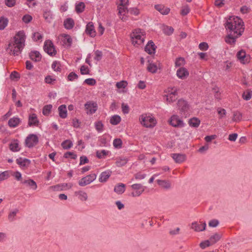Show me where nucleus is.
Listing matches in <instances>:
<instances>
[{"instance_id": "nucleus-1", "label": "nucleus", "mask_w": 252, "mask_h": 252, "mask_svg": "<svg viewBox=\"0 0 252 252\" xmlns=\"http://www.w3.org/2000/svg\"><path fill=\"white\" fill-rule=\"evenodd\" d=\"M224 25L227 32L225 41L230 45L235 44L236 39L241 36L244 32V22L239 17L231 16L226 19Z\"/></svg>"}, {"instance_id": "nucleus-2", "label": "nucleus", "mask_w": 252, "mask_h": 252, "mask_svg": "<svg viewBox=\"0 0 252 252\" xmlns=\"http://www.w3.org/2000/svg\"><path fill=\"white\" fill-rule=\"evenodd\" d=\"M25 35L23 31H19L14 37V41L8 44L7 50H9L14 56H18L21 53L24 46Z\"/></svg>"}, {"instance_id": "nucleus-3", "label": "nucleus", "mask_w": 252, "mask_h": 252, "mask_svg": "<svg viewBox=\"0 0 252 252\" xmlns=\"http://www.w3.org/2000/svg\"><path fill=\"white\" fill-rule=\"evenodd\" d=\"M141 124L146 127H154L156 124V120L147 114H143L139 118Z\"/></svg>"}, {"instance_id": "nucleus-4", "label": "nucleus", "mask_w": 252, "mask_h": 252, "mask_svg": "<svg viewBox=\"0 0 252 252\" xmlns=\"http://www.w3.org/2000/svg\"><path fill=\"white\" fill-rule=\"evenodd\" d=\"M38 143L37 136L34 134H29L25 140L26 146L28 148H32Z\"/></svg>"}, {"instance_id": "nucleus-5", "label": "nucleus", "mask_w": 252, "mask_h": 252, "mask_svg": "<svg viewBox=\"0 0 252 252\" xmlns=\"http://www.w3.org/2000/svg\"><path fill=\"white\" fill-rule=\"evenodd\" d=\"M96 175L95 173H92L85 177L82 178L79 182L78 184L80 186H86L95 180Z\"/></svg>"}, {"instance_id": "nucleus-6", "label": "nucleus", "mask_w": 252, "mask_h": 252, "mask_svg": "<svg viewBox=\"0 0 252 252\" xmlns=\"http://www.w3.org/2000/svg\"><path fill=\"white\" fill-rule=\"evenodd\" d=\"M44 50L48 54L52 56H55L57 53L53 42L49 40L45 42Z\"/></svg>"}, {"instance_id": "nucleus-7", "label": "nucleus", "mask_w": 252, "mask_h": 252, "mask_svg": "<svg viewBox=\"0 0 252 252\" xmlns=\"http://www.w3.org/2000/svg\"><path fill=\"white\" fill-rule=\"evenodd\" d=\"M170 124L174 127H182L184 126V124L179 117L177 115H173L169 122Z\"/></svg>"}, {"instance_id": "nucleus-8", "label": "nucleus", "mask_w": 252, "mask_h": 252, "mask_svg": "<svg viewBox=\"0 0 252 252\" xmlns=\"http://www.w3.org/2000/svg\"><path fill=\"white\" fill-rule=\"evenodd\" d=\"M144 38L137 32H133L131 36V41L134 46H138L142 44L144 42Z\"/></svg>"}, {"instance_id": "nucleus-9", "label": "nucleus", "mask_w": 252, "mask_h": 252, "mask_svg": "<svg viewBox=\"0 0 252 252\" xmlns=\"http://www.w3.org/2000/svg\"><path fill=\"white\" fill-rule=\"evenodd\" d=\"M201 224H199L197 222L195 221L191 223V228L197 232L202 231L205 230L206 224L205 222H200Z\"/></svg>"}, {"instance_id": "nucleus-10", "label": "nucleus", "mask_w": 252, "mask_h": 252, "mask_svg": "<svg viewBox=\"0 0 252 252\" xmlns=\"http://www.w3.org/2000/svg\"><path fill=\"white\" fill-rule=\"evenodd\" d=\"M96 104L92 102H88L85 104V109L87 110V113L92 114L96 110Z\"/></svg>"}, {"instance_id": "nucleus-11", "label": "nucleus", "mask_w": 252, "mask_h": 252, "mask_svg": "<svg viewBox=\"0 0 252 252\" xmlns=\"http://www.w3.org/2000/svg\"><path fill=\"white\" fill-rule=\"evenodd\" d=\"M177 105L179 109L180 110V113L182 114L183 113H185L188 110V104L184 100L180 99L178 101Z\"/></svg>"}, {"instance_id": "nucleus-12", "label": "nucleus", "mask_w": 252, "mask_h": 252, "mask_svg": "<svg viewBox=\"0 0 252 252\" xmlns=\"http://www.w3.org/2000/svg\"><path fill=\"white\" fill-rule=\"evenodd\" d=\"M171 157L175 160V162L181 163L186 159V156L182 154H172Z\"/></svg>"}, {"instance_id": "nucleus-13", "label": "nucleus", "mask_w": 252, "mask_h": 252, "mask_svg": "<svg viewBox=\"0 0 252 252\" xmlns=\"http://www.w3.org/2000/svg\"><path fill=\"white\" fill-rule=\"evenodd\" d=\"M237 57L240 62L243 63H246L249 62L248 58L246 57V52L244 50H241L237 52Z\"/></svg>"}, {"instance_id": "nucleus-14", "label": "nucleus", "mask_w": 252, "mask_h": 252, "mask_svg": "<svg viewBox=\"0 0 252 252\" xmlns=\"http://www.w3.org/2000/svg\"><path fill=\"white\" fill-rule=\"evenodd\" d=\"M86 32L91 37H94L95 36V31L94 24L92 22H89L86 26Z\"/></svg>"}, {"instance_id": "nucleus-15", "label": "nucleus", "mask_w": 252, "mask_h": 252, "mask_svg": "<svg viewBox=\"0 0 252 252\" xmlns=\"http://www.w3.org/2000/svg\"><path fill=\"white\" fill-rule=\"evenodd\" d=\"M155 8L162 15H167L170 12V8L162 4L155 5Z\"/></svg>"}, {"instance_id": "nucleus-16", "label": "nucleus", "mask_w": 252, "mask_h": 252, "mask_svg": "<svg viewBox=\"0 0 252 252\" xmlns=\"http://www.w3.org/2000/svg\"><path fill=\"white\" fill-rule=\"evenodd\" d=\"M156 46L152 41L148 42V44L145 47V51L149 54H152L155 53Z\"/></svg>"}, {"instance_id": "nucleus-17", "label": "nucleus", "mask_w": 252, "mask_h": 252, "mask_svg": "<svg viewBox=\"0 0 252 252\" xmlns=\"http://www.w3.org/2000/svg\"><path fill=\"white\" fill-rule=\"evenodd\" d=\"M189 75V72L185 67H181L177 71V76L181 79H184Z\"/></svg>"}, {"instance_id": "nucleus-18", "label": "nucleus", "mask_w": 252, "mask_h": 252, "mask_svg": "<svg viewBox=\"0 0 252 252\" xmlns=\"http://www.w3.org/2000/svg\"><path fill=\"white\" fill-rule=\"evenodd\" d=\"M39 123V122L35 114H32L29 116L28 125L30 126H37Z\"/></svg>"}, {"instance_id": "nucleus-19", "label": "nucleus", "mask_w": 252, "mask_h": 252, "mask_svg": "<svg viewBox=\"0 0 252 252\" xmlns=\"http://www.w3.org/2000/svg\"><path fill=\"white\" fill-rule=\"evenodd\" d=\"M30 59L34 62H39L41 59V55L38 51H33L30 53Z\"/></svg>"}, {"instance_id": "nucleus-20", "label": "nucleus", "mask_w": 252, "mask_h": 252, "mask_svg": "<svg viewBox=\"0 0 252 252\" xmlns=\"http://www.w3.org/2000/svg\"><path fill=\"white\" fill-rule=\"evenodd\" d=\"M111 172L107 170L102 172L99 178V181L101 183L105 182L111 176Z\"/></svg>"}, {"instance_id": "nucleus-21", "label": "nucleus", "mask_w": 252, "mask_h": 252, "mask_svg": "<svg viewBox=\"0 0 252 252\" xmlns=\"http://www.w3.org/2000/svg\"><path fill=\"white\" fill-rule=\"evenodd\" d=\"M16 163L21 167H27L30 164L31 161L29 159L20 158L16 159Z\"/></svg>"}, {"instance_id": "nucleus-22", "label": "nucleus", "mask_w": 252, "mask_h": 252, "mask_svg": "<svg viewBox=\"0 0 252 252\" xmlns=\"http://www.w3.org/2000/svg\"><path fill=\"white\" fill-rule=\"evenodd\" d=\"M59 116L61 118L64 119L67 117V110L66 105L63 104L60 105L58 108Z\"/></svg>"}, {"instance_id": "nucleus-23", "label": "nucleus", "mask_w": 252, "mask_h": 252, "mask_svg": "<svg viewBox=\"0 0 252 252\" xmlns=\"http://www.w3.org/2000/svg\"><path fill=\"white\" fill-rule=\"evenodd\" d=\"M63 25L66 29L70 30L73 28L74 22L72 19L68 18L64 20Z\"/></svg>"}, {"instance_id": "nucleus-24", "label": "nucleus", "mask_w": 252, "mask_h": 252, "mask_svg": "<svg viewBox=\"0 0 252 252\" xmlns=\"http://www.w3.org/2000/svg\"><path fill=\"white\" fill-rule=\"evenodd\" d=\"M200 124V120L196 117H193L189 120V124L191 127H198Z\"/></svg>"}, {"instance_id": "nucleus-25", "label": "nucleus", "mask_w": 252, "mask_h": 252, "mask_svg": "<svg viewBox=\"0 0 252 252\" xmlns=\"http://www.w3.org/2000/svg\"><path fill=\"white\" fill-rule=\"evenodd\" d=\"M177 95V89H176L173 92L166 95V100L169 102H172L177 99L176 95Z\"/></svg>"}, {"instance_id": "nucleus-26", "label": "nucleus", "mask_w": 252, "mask_h": 252, "mask_svg": "<svg viewBox=\"0 0 252 252\" xmlns=\"http://www.w3.org/2000/svg\"><path fill=\"white\" fill-rule=\"evenodd\" d=\"M20 122V120L19 118L17 117H13L9 120L8 124L10 127H15L18 126Z\"/></svg>"}, {"instance_id": "nucleus-27", "label": "nucleus", "mask_w": 252, "mask_h": 252, "mask_svg": "<svg viewBox=\"0 0 252 252\" xmlns=\"http://www.w3.org/2000/svg\"><path fill=\"white\" fill-rule=\"evenodd\" d=\"M22 183V184H26L28 186L31 187V188L34 190L37 189V186L36 183L32 179L26 180L23 181Z\"/></svg>"}, {"instance_id": "nucleus-28", "label": "nucleus", "mask_w": 252, "mask_h": 252, "mask_svg": "<svg viewBox=\"0 0 252 252\" xmlns=\"http://www.w3.org/2000/svg\"><path fill=\"white\" fill-rule=\"evenodd\" d=\"M125 190V185L124 184H120L114 188V191L118 194H122Z\"/></svg>"}, {"instance_id": "nucleus-29", "label": "nucleus", "mask_w": 252, "mask_h": 252, "mask_svg": "<svg viewBox=\"0 0 252 252\" xmlns=\"http://www.w3.org/2000/svg\"><path fill=\"white\" fill-rule=\"evenodd\" d=\"M62 36L63 37V43L70 47L72 42L71 36L68 34H63Z\"/></svg>"}, {"instance_id": "nucleus-30", "label": "nucleus", "mask_w": 252, "mask_h": 252, "mask_svg": "<svg viewBox=\"0 0 252 252\" xmlns=\"http://www.w3.org/2000/svg\"><path fill=\"white\" fill-rule=\"evenodd\" d=\"M157 183L161 187L166 189H168L171 187L170 183L165 180H158Z\"/></svg>"}, {"instance_id": "nucleus-31", "label": "nucleus", "mask_w": 252, "mask_h": 252, "mask_svg": "<svg viewBox=\"0 0 252 252\" xmlns=\"http://www.w3.org/2000/svg\"><path fill=\"white\" fill-rule=\"evenodd\" d=\"M242 98L245 100H249L252 97V91L250 89H247L244 92L242 95Z\"/></svg>"}, {"instance_id": "nucleus-32", "label": "nucleus", "mask_w": 252, "mask_h": 252, "mask_svg": "<svg viewBox=\"0 0 252 252\" xmlns=\"http://www.w3.org/2000/svg\"><path fill=\"white\" fill-rule=\"evenodd\" d=\"M8 20L7 18L1 17L0 18V30H3L7 25Z\"/></svg>"}, {"instance_id": "nucleus-33", "label": "nucleus", "mask_w": 252, "mask_h": 252, "mask_svg": "<svg viewBox=\"0 0 252 252\" xmlns=\"http://www.w3.org/2000/svg\"><path fill=\"white\" fill-rule=\"evenodd\" d=\"M121 117L119 115H116L111 118L110 123L113 125H117L121 122Z\"/></svg>"}, {"instance_id": "nucleus-34", "label": "nucleus", "mask_w": 252, "mask_h": 252, "mask_svg": "<svg viewBox=\"0 0 252 252\" xmlns=\"http://www.w3.org/2000/svg\"><path fill=\"white\" fill-rule=\"evenodd\" d=\"M85 7V4L83 2H80L76 5L75 10L78 13H82L84 11Z\"/></svg>"}, {"instance_id": "nucleus-35", "label": "nucleus", "mask_w": 252, "mask_h": 252, "mask_svg": "<svg viewBox=\"0 0 252 252\" xmlns=\"http://www.w3.org/2000/svg\"><path fill=\"white\" fill-rule=\"evenodd\" d=\"M19 210L17 209H15L12 211H11L8 215V219L9 221L12 222L15 220V217L18 213Z\"/></svg>"}, {"instance_id": "nucleus-36", "label": "nucleus", "mask_w": 252, "mask_h": 252, "mask_svg": "<svg viewBox=\"0 0 252 252\" xmlns=\"http://www.w3.org/2000/svg\"><path fill=\"white\" fill-rule=\"evenodd\" d=\"M52 108V105L51 104H48L45 105L42 109V113L45 116H48L51 112Z\"/></svg>"}, {"instance_id": "nucleus-37", "label": "nucleus", "mask_w": 252, "mask_h": 252, "mask_svg": "<svg viewBox=\"0 0 252 252\" xmlns=\"http://www.w3.org/2000/svg\"><path fill=\"white\" fill-rule=\"evenodd\" d=\"M76 195H79V198L80 200L85 201L88 199L87 194L82 191H78L75 192Z\"/></svg>"}, {"instance_id": "nucleus-38", "label": "nucleus", "mask_w": 252, "mask_h": 252, "mask_svg": "<svg viewBox=\"0 0 252 252\" xmlns=\"http://www.w3.org/2000/svg\"><path fill=\"white\" fill-rule=\"evenodd\" d=\"M52 68L55 71L61 72V64L59 62L55 61L52 64Z\"/></svg>"}, {"instance_id": "nucleus-39", "label": "nucleus", "mask_w": 252, "mask_h": 252, "mask_svg": "<svg viewBox=\"0 0 252 252\" xmlns=\"http://www.w3.org/2000/svg\"><path fill=\"white\" fill-rule=\"evenodd\" d=\"M220 237L218 233H215L214 235L211 236L209 240L211 244H214L220 240Z\"/></svg>"}, {"instance_id": "nucleus-40", "label": "nucleus", "mask_w": 252, "mask_h": 252, "mask_svg": "<svg viewBox=\"0 0 252 252\" xmlns=\"http://www.w3.org/2000/svg\"><path fill=\"white\" fill-rule=\"evenodd\" d=\"M9 148L13 152L19 151V144L16 141H14L9 144Z\"/></svg>"}, {"instance_id": "nucleus-41", "label": "nucleus", "mask_w": 252, "mask_h": 252, "mask_svg": "<svg viewBox=\"0 0 252 252\" xmlns=\"http://www.w3.org/2000/svg\"><path fill=\"white\" fill-rule=\"evenodd\" d=\"M10 172L9 171H5L0 172V181L8 179L10 177Z\"/></svg>"}, {"instance_id": "nucleus-42", "label": "nucleus", "mask_w": 252, "mask_h": 252, "mask_svg": "<svg viewBox=\"0 0 252 252\" xmlns=\"http://www.w3.org/2000/svg\"><path fill=\"white\" fill-rule=\"evenodd\" d=\"M122 141L120 138H115L113 140V146L115 148L117 149H120L122 147Z\"/></svg>"}, {"instance_id": "nucleus-43", "label": "nucleus", "mask_w": 252, "mask_h": 252, "mask_svg": "<svg viewBox=\"0 0 252 252\" xmlns=\"http://www.w3.org/2000/svg\"><path fill=\"white\" fill-rule=\"evenodd\" d=\"M109 152L105 150L101 151H97L96 153L97 158H104L105 156L108 154Z\"/></svg>"}, {"instance_id": "nucleus-44", "label": "nucleus", "mask_w": 252, "mask_h": 252, "mask_svg": "<svg viewBox=\"0 0 252 252\" xmlns=\"http://www.w3.org/2000/svg\"><path fill=\"white\" fill-rule=\"evenodd\" d=\"M62 146L64 149H69L72 146V143L70 140H66L62 142Z\"/></svg>"}, {"instance_id": "nucleus-45", "label": "nucleus", "mask_w": 252, "mask_h": 252, "mask_svg": "<svg viewBox=\"0 0 252 252\" xmlns=\"http://www.w3.org/2000/svg\"><path fill=\"white\" fill-rule=\"evenodd\" d=\"M158 69L157 66L154 64V63H149L148 67H147V70L148 71L152 73H155L157 72Z\"/></svg>"}, {"instance_id": "nucleus-46", "label": "nucleus", "mask_w": 252, "mask_h": 252, "mask_svg": "<svg viewBox=\"0 0 252 252\" xmlns=\"http://www.w3.org/2000/svg\"><path fill=\"white\" fill-rule=\"evenodd\" d=\"M78 78V75L74 72H70L67 76V79L69 81H73Z\"/></svg>"}, {"instance_id": "nucleus-47", "label": "nucleus", "mask_w": 252, "mask_h": 252, "mask_svg": "<svg viewBox=\"0 0 252 252\" xmlns=\"http://www.w3.org/2000/svg\"><path fill=\"white\" fill-rule=\"evenodd\" d=\"M63 157L65 158H70L71 159H75L77 158V155L73 152H67L64 154Z\"/></svg>"}, {"instance_id": "nucleus-48", "label": "nucleus", "mask_w": 252, "mask_h": 252, "mask_svg": "<svg viewBox=\"0 0 252 252\" xmlns=\"http://www.w3.org/2000/svg\"><path fill=\"white\" fill-rule=\"evenodd\" d=\"M163 32L165 34L169 35H171L173 33V32L174 31V29L171 27L166 26L163 28Z\"/></svg>"}, {"instance_id": "nucleus-49", "label": "nucleus", "mask_w": 252, "mask_h": 252, "mask_svg": "<svg viewBox=\"0 0 252 252\" xmlns=\"http://www.w3.org/2000/svg\"><path fill=\"white\" fill-rule=\"evenodd\" d=\"M190 11L189 7L188 5H185L182 7L181 14L183 16L187 15Z\"/></svg>"}, {"instance_id": "nucleus-50", "label": "nucleus", "mask_w": 252, "mask_h": 252, "mask_svg": "<svg viewBox=\"0 0 252 252\" xmlns=\"http://www.w3.org/2000/svg\"><path fill=\"white\" fill-rule=\"evenodd\" d=\"M219 223H220V221L219 220H216V219H213V220H211L209 222L208 225L210 227H216L218 225H219Z\"/></svg>"}, {"instance_id": "nucleus-51", "label": "nucleus", "mask_w": 252, "mask_h": 252, "mask_svg": "<svg viewBox=\"0 0 252 252\" xmlns=\"http://www.w3.org/2000/svg\"><path fill=\"white\" fill-rule=\"evenodd\" d=\"M103 125L101 121H98L95 123V127L98 132H101L103 130Z\"/></svg>"}, {"instance_id": "nucleus-52", "label": "nucleus", "mask_w": 252, "mask_h": 252, "mask_svg": "<svg viewBox=\"0 0 252 252\" xmlns=\"http://www.w3.org/2000/svg\"><path fill=\"white\" fill-rule=\"evenodd\" d=\"M224 63L223 68L224 70L226 71L229 72L230 69L233 65V63L229 61L225 62Z\"/></svg>"}, {"instance_id": "nucleus-53", "label": "nucleus", "mask_w": 252, "mask_h": 252, "mask_svg": "<svg viewBox=\"0 0 252 252\" xmlns=\"http://www.w3.org/2000/svg\"><path fill=\"white\" fill-rule=\"evenodd\" d=\"M242 117V114L239 112H236L233 114V120L234 121H240Z\"/></svg>"}, {"instance_id": "nucleus-54", "label": "nucleus", "mask_w": 252, "mask_h": 252, "mask_svg": "<svg viewBox=\"0 0 252 252\" xmlns=\"http://www.w3.org/2000/svg\"><path fill=\"white\" fill-rule=\"evenodd\" d=\"M118 10H119V14L120 15H125L126 12L128 11L126 6H122L119 5L118 6Z\"/></svg>"}, {"instance_id": "nucleus-55", "label": "nucleus", "mask_w": 252, "mask_h": 252, "mask_svg": "<svg viewBox=\"0 0 252 252\" xmlns=\"http://www.w3.org/2000/svg\"><path fill=\"white\" fill-rule=\"evenodd\" d=\"M209 46L207 43L203 42L199 44V48L202 51H206L208 50Z\"/></svg>"}, {"instance_id": "nucleus-56", "label": "nucleus", "mask_w": 252, "mask_h": 252, "mask_svg": "<svg viewBox=\"0 0 252 252\" xmlns=\"http://www.w3.org/2000/svg\"><path fill=\"white\" fill-rule=\"evenodd\" d=\"M20 76L19 73L15 71L12 72L10 75V78L11 80H14V79L18 80L20 78Z\"/></svg>"}, {"instance_id": "nucleus-57", "label": "nucleus", "mask_w": 252, "mask_h": 252, "mask_svg": "<svg viewBox=\"0 0 252 252\" xmlns=\"http://www.w3.org/2000/svg\"><path fill=\"white\" fill-rule=\"evenodd\" d=\"M185 62L184 58L182 57H179L176 59L175 62V66H181Z\"/></svg>"}, {"instance_id": "nucleus-58", "label": "nucleus", "mask_w": 252, "mask_h": 252, "mask_svg": "<svg viewBox=\"0 0 252 252\" xmlns=\"http://www.w3.org/2000/svg\"><path fill=\"white\" fill-rule=\"evenodd\" d=\"M211 245L209 240H205L200 243L199 246L202 249H205L206 247L210 246Z\"/></svg>"}, {"instance_id": "nucleus-59", "label": "nucleus", "mask_w": 252, "mask_h": 252, "mask_svg": "<svg viewBox=\"0 0 252 252\" xmlns=\"http://www.w3.org/2000/svg\"><path fill=\"white\" fill-rule=\"evenodd\" d=\"M127 85V82L125 81H122L117 82L116 84V87L119 89L125 88Z\"/></svg>"}, {"instance_id": "nucleus-60", "label": "nucleus", "mask_w": 252, "mask_h": 252, "mask_svg": "<svg viewBox=\"0 0 252 252\" xmlns=\"http://www.w3.org/2000/svg\"><path fill=\"white\" fill-rule=\"evenodd\" d=\"M95 56L94 58V60L97 61H99L101 59V58L102 56V53L100 51L96 50L95 52Z\"/></svg>"}, {"instance_id": "nucleus-61", "label": "nucleus", "mask_w": 252, "mask_h": 252, "mask_svg": "<svg viewBox=\"0 0 252 252\" xmlns=\"http://www.w3.org/2000/svg\"><path fill=\"white\" fill-rule=\"evenodd\" d=\"M84 83L90 86H94L96 84V81L93 78H88L85 80Z\"/></svg>"}, {"instance_id": "nucleus-62", "label": "nucleus", "mask_w": 252, "mask_h": 252, "mask_svg": "<svg viewBox=\"0 0 252 252\" xmlns=\"http://www.w3.org/2000/svg\"><path fill=\"white\" fill-rule=\"evenodd\" d=\"M42 35L38 32H35L33 34L32 38L34 41H38V40H40L41 39H42Z\"/></svg>"}, {"instance_id": "nucleus-63", "label": "nucleus", "mask_w": 252, "mask_h": 252, "mask_svg": "<svg viewBox=\"0 0 252 252\" xmlns=\"http://www.w3.org/2000/svg\"><path fill=\"white\" fill-rule=\"evenodd\" d=\"M32 18L31 15L27 14V15H24L23 17L22 20L25 23H29V22H30L32 21Z\"/></svg>"}, {"instance_id": "nucleus-64", "label": "nucleus", "mask_w": 252, "mask_h": 252, "mask_svg": "<svg viewBox=\"0 0 252 252\" xmlns=\"http://www.w3.org/2000/svg\"><path fill=\"white\" fill-rule=\"evenodd\" d=\"M251 10V8L247 6L246 5L242 6L240 8V11L243 14H246L249 13Z\"/></svg>"}]
</instances>
